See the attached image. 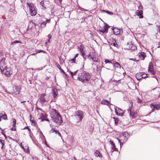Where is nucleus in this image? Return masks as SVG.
I'll return each mask as SVG.
<instances>
[{
    "label": "nucleus",
    "mask_w": 160,
    "mask_h": 160,
    "mask_svg": "<svg viewBox=\"0 0 160 160\" xmlns=\"http://www.w3.org/2000/svg\"><path fill=\"white\" fill-rule=\"evenodd\" d=\"M15 90L16 91V95L19 94L20 90L19 87L16 86L15 88Z\"/></svg>",
    "instance_id": "nucleus-27"
},
{
    "label": "nucleus",
    "mask_w": 160,
    "mask_h": 160,
    "mask_svg": "<svg viewBox=\"0 0 160 160\" xmlns=\"http://www.w3.org/2000/svg\"><path fill=\"white\" fill-rule=\"evenodd\" d=\"M138 9L139 10V11H142L143 10V7L142 5H140L138 7Z\"/></svg>",
    "instance_id": "nucleus-36"
},
{
    "label": "nucleus",
    "mask_w": 160,
    "mask_h": 160,
    "mask_svg": "<svg viewBox=\"0 0 160 160\" xmlns=\"http://www.w3.org/2000/svg\"><path fill=\"white\" fill-rule=\"evenodd\" d=\"M52 132H55L56 134H57L58 135H59L61 137V135L60 133L59 132L58 130H56L54 128H52Z\"/></svg>",
    "instance_id": "nucleus-26"
},
{
    "label": "nucleus",
    "mask_w": 160,
    "mask_h": 160,
    "mask_svg": "<svg viewBox=\"0 0 160 160\" xmlns=\"http://www.w3.org/2000/svg\"><path fill=\"white\" fill-rule=\"evenodd\" d=\"M142 12V11H141L137 10L136 12V14L138 16H139V18H143Z\"/></svg>",
    "instance_id": "nucleus-17"
},
{
    "label": "nucleus",
    "mask_w": 160,
    "mask_h": 160,
    "mask_svg": "<svg viewBox=\"0 0 160 160\" xmlns=\"http://www.w3.org/2000/svg\"><path fill=\"white\" fill-rule=\"evenodd\" d=\"M29 127H28V126H26V127H25L23 129H28V128Z\"/></svg>",
    "instance_id": "nucleus-53"
},
{
    "label": "nucleus",
    "mask_w": 160,
    "mask_h": 160,
    "mask_svg": "<svg viewBox=\"0 0 160 160\" xmlns=\"http://www.w3.org/2000/svg\"><path fill=\"white\" fill-rule=\"evenodd\" d=\"M16 120L15 119H13V123L14 124L16 123Z\"/></svg>",
    "instance_id": "nucleus-49"
},
{
    "label": "nucleus",
    "mask_w": 160,
    "mask_h": 160,
    "mask_svg": "<svg viewBox=\"0 0 160 160\" xmlns=\"http://www.w3.org/2000/svg\"><path fill=\"white\" fill-rule=\"evenodd\" d=\"M4 145H2V146L1 148L2 149L3 148Z\"/></svg>",
    "instance_id": "nucleus-62"
},
{
    "label": "nucleus",
    "mask_w": 160,
    "mask_h": 160,
    "mask_svg": "<svg viewBox=\"0 0 160 160\" xmlns=\"http://www.w3.org/2000/svg\"><path fill=\"white\" fill-rule=\"evenodd\" d=\"M39 99L42 103L48 102L49 100V99L46 96V94L44 93H42L40 95Z\"/></svg>",
    "instance_id": "nucleus-7"
},
{
    "label": "nucleus",
    "mask_w": 160,
    "mask_h": 160,
    "mask_svg": "<svg viewBox=\"0 0 160 160\" xmlns=\"http://www.w3.org/2000/svg\"><path fill=\"white\" fill-rule=\"evenodd\" d=\"M95 155L96 157H98L100 158L102 157V155L100 153V152L96 150L95 153Z\"/></svg>",
    "instance_id": "nucleus-23"
},
{
    "label": "nucleus",
    "mask_w": 160,
    "mask_h": 160,
    "mask_svg": "<svg viewBox=\"0 0 160 160\" xmlns=\"http://www.w3.org/2000/svg\"><path fill=\"white\" fill-rule=\"evenodd\" d=\"M130 114L131 116L133 118H135V116L134 114H132V113L131 112H130Z\"/></svg>",
    "instance_id": "nucleus-39"
},
{
    "label": "nucleus",
    "mask_w": 160,
    "mask_h": 160,
    "mask_svg": "<svg viewBox=\"0 0 160 160\" xmlns=\"http://www.w3.org/2000/svg\"><path fill=\"white\" fill-rule=\"evenodd\" d=\"M8 92L10 94H15L16 95L15 88L13 87L9 88L8 89Z\"/></svg>",
    "instance_id": "nucleus-12"
},
{
    "label": "nucleus",
    "mask_w": 160,
    "mask_h": 160,
    "mask_svg": "<svg viewBox=\"0 0 160 160\" xmlns=\"http://www.w3.org/2000/svg\"><path fill=\"white\" fill-rule=\"evenodd\" d=\"M148 70L149 72H150L152 74L154 75L155 73V71L153 70V66L151 62H150L149 64Z\"/></svg>",
    "instance_id": "nucleus-9"
},
{
    "label": "nucleus",
    "mask_w": 160,
    "mask_h": 160,
    "mask_svg": "<svg viewBox=\"0 0 160 160\" xmlns=\"http://www.w3.org/2000/svg\"><path fill=\"white\" fill-rule=\"evenodd\" d=\"M58 94V89L56 88H53L52 90V95L55 98H56Z\"/></svg>",
    "instance_id": "nucleus-14"
},
{
    "label": "nucleus",
    "mask_w": 160,
    "mask_h": 160,
    "mask_svg": "<svg viewBox=\"0 0 160 160\" xmlns=\"http://www.w3.org/2000/svg\"><path fill=\"white\" fill-rule=\"evenodd\" d=\"M158 29L159 30V29H160V26L159 25H158Z\"/></svg>",
    "instance_id": "nucleus-57"
},
{
    "label": "nucleus",
    "mask_w": 160,
    "mask_h": 160,
    "mask_svg": "<svg viewBox=\"0 0 160 160\" xmlns=\"http://www.w3.org/2000/svg\"><path fill=\"white\" fill-rule=\"evenodd\" d=\"M61 71V72L63 73V74H65L66 75H67V74L62 69V68H61L60 70Z\"/></svg>",
    "instance_id": "nucleus-46"
},
{
    "label": "nucleus",
    "mask_w": 160,
    "mask_h": 160,
    "mask_svg": "<svg viewBox=\"0 0 160 160\" xmlns=\"http://www.w3.org/2000/svg\"><path fill=\"white\" fill-rule=\"evenodd\" d=\"M43 23H44V25H45L46 24V22H43Z\"/></svg>",
    "instance_id": "nucleus-64"
},
{
    "label": "nucleus",
    "mask_w": 160,
    "mask_h": 160,
    "mask_svg": "<svg viewBox=\"0 0 160 160\" xmlns=\"http://www.w3.org/2000/svg\"><path fill=\"white\" fill-rule=\"evenodd\" d=\"M56 66L60 70L61 68L60 66V65L58 64V63H57L56 64Z\"/></svg>",
    "instance_id": "nucleus-40"
},
{
    "label": "nucleus",
    "mask_w": 160,
    "mask_h": 160,
    "mask_svg": "<svg viewBox=\"0 0 160 160\" xmlns=\"http://www.w3.org/2000/svg\"><path fill=\"white\" fill-rule=\"evenodd\" d=\"M26 4L29 6L31 15H35L37 13V9L35 6L31 2H27Z\"/></svg>",
    "instance_id": "nucleus-4"
},
{
    "label": "nucleus",
    "mask_w": 160,
    "mask_h": 160,
    "mask_svg": "<svg viewBox=\"0 0 160 160\" xmlns=\"http://www.w3.org/2000/svg\"><path fill=\"white\" fill-rule=\"evenodd\" d=\"M78 48L82 55H83L84 54V52H83L84 46L82 45H81L79 47H78Z\"/></svg>",
    "instance_id": "nucleus-21"
},
{
    "label": "nucleus",
    "mask_w": 160,
    "mask_h": 160,
    "mask_svg": "<svg viewBox=\"0 0 160 160\" xmlns=\"http://www.w3.org/2000/svg\"><path fill=\"white\" fill-rule=\"evenodd\" d=\"M115 123H117V122L116 120H115Z\"/></svg>",
    "instance_id": "nucleus-63"
},
{
    "label": "nucleus",
    "mask_w": 160,
    "mask_h": 160,
    "mask_svg": "<svg viewBox=\"0 0 160 160\" xmlns=\"http://www.w3.org/2000/svg\"><path fill=\"white\" fill-rule=\"evenodd\" d=\"M70 61H72L73 62H75V58H72V59L71 60H70Z\"/></svg>",
    "instance_id": "nucleus-50"
},
{
    "label": "nucleus",
    "mask_w": 160,
    "mask_h": 160,
    "mask_svg": "<svg viewBox=\"0 0 160 160\" xmlns=\"http://www.w3.org/2000/svg\"><path fill=\"white\" fill-rule=\"evenodd\" d=\"M0 142L1 143L2 145H4L5 140L2 139L1 138H0Z\"/></svg>",
    "instance_id": "nucleus-31"
},
{
    "label": "nucleus",
    "mask_w": 160,
    "mask_h": 160,
    "mask_svg": "<svg viewBox=\"0 0 160 160\" xmlns=\"http://www.w3.org/2000/svg\"><path fill=\"white\" fill-rule=\"evenodd\" d=\"M16 130V128H15V127H13L11 129V131H15Z\"/></svg>",
    "instance_id": "nucleus-48"
},
{
    "label": "nucleus",
    "mask_w": 160,
    "mask_h": 160,
    "mask_svg": "<svg viewBox=\"0 0 160 160\" xmlns=\"http://www.w3.org/2000/svg\"><path fill=\"white\" fill-rule=\"evenodd\" d=\"M102 11L103 12H106L107 13L110 14V15H112L113 14V12H110L108 11H105V10H102Z\"/></svg>",
    "instance_id": "nucleus-30"
},
{
    "label": "nucleus",
    "mask_w": 160,
    "mask_h": 160,
    "mask_svg": "<svg viewBox=\"0 0 160 160\" xmlns=\"http://www.w3.org/2000/svg\"><path fill=\"white\" fill-rule=\"evenodd\" d=\"M129 137V134L127 132H125L123 134L120 135L119 138H118L117 139L119 142L122 141L123 143H125L127 142Z\"/></svg>",
    "instance_id": "nucleus-5"
},
{
    "label": "nucleus",
    "mask_w": 160,
    "mask_h": 160,
    "mask_svg": "<svg viewBox=\"0 0 160 160\" xmlns=\"http://www.w3.org/2000/svg\"><path fill=\"white\" fill-rule=\"evenodd\" d=\"M82 11H88L87 10H86V9H83V8H82L81 10Z\"/></svg>",
    "instance_id": "nucleus-51"
},
{
    "label": "nucleus",
    "mask_w": 160,
    "mask_h": 160,
    "mask_svg": "<svg viewBox=\"0 0 160 160\" xmlns=\"http://www.w3.org/2000/svg\"><path fill=\"white\" fill-rule=\"evenodd\" d=\"M91 78L89 73L86 71H81L78 74V79L82 83H86Z\"/></svg>",
    "instance_id": "nucleus-2"
},
{
    "label": "nucleus",
    "mask_w": 160,
    "mask_h": 160,
    "mask_svg": "<svg viewBox=\"0 0 160 160\" xmlns=\"http://www.w3.org/2000/svg\"><path fill=\"white\" fill-rule=\"evenodd\" d=\"M40 5H41L42 7H44V2L43 1H42L41 2H40Z\"/></svg>",
    "instance_id": "nucleus-41"
},
{
    "label": "nucleus",
    "mask_w": 160,
    "mask_h": 160,
    "mask_svg": "<svg viewBox=\"0 0 160 160\" xmlns=\"http://www.w3.org/2000/svg\"><path fill=\"white\" fill-rule=\"evenodd\" d=\"M94 55H91V54H89L87 56L88 58L90 60H91V58Z\"/></svg>",
    "instance_id": "nucleus-33"
},
{
    "label": "nucleus",
    "mask_w": 160,
    "mask_h": 160,
    "mask_svg": "<svg viewBox=\"0 0 160 160\" xmlns=\"http://www.w3.org/2000/svg\"><path fill=\"white\" fill-rule=\"evenodd\" d=\"M148 74H146L143 73L142 76V78H145L146 77H148Z\"/></svg>",
    "instance_id": "nucleus-32"
},
{
    "label": "nucleus",
    "mask_w": 160,
    "mask_h": 160,
    "mask_svg": "<svg viewBox=\"0 0 160 160\" xmlns=\"http://www.w3.org/2000/svg\"><path fill=\"white\" fill-rule=\"evenodd\" d=\"M15 125H16V124H14V123H13V125H12V126H13V127H15V128H16V127H15Z\"/></svg>",
    "instance_id": "nucleus-54"
},
{
    "label": "nucleus",
    "mask_w": 160,
    "mask_h": 160,
    "mask_svg": "<svg viewBox=\"0 0 160 160\" xmlns=\"http://www.w3.org/2000/svg\"><path fill=\"white\" fill-rule=\"evenodd\" d=\"M109 142L112 145L111 148L112 149H113V151H112V152L114 151H118V149L116 148L115 144L113 142V141L110 140L109 141Z\"/></svg>",
    "instance_id": "nucleus-16"
},
{
    "label": "nucleus",
    "mask_w": 160,
    "mask_h": 160,
    "mask_svg": "<svg viewBox=\"0 0 160 160\" xmlns=\"http://www.w3.org/2000/svg\"><path fill=\"white\" fill-rule=\"evenodd\" d=\"M48 42H50V39L51 38L52 36L50 34H49L48 35Z\"/></svg>",
    "instance_id": "nucleus-35"
},
{
    "label": "nucleus",
    "mask_w": 160,
    "mask_h": 160,
    "mask_svg": "<svg viewBox=\"0 0 160 160\" xmlns=\"http://www.w3.org/2000/svg\"><path fill=\"white\" fill-rule=\"evenodd\" d=\"M111 45H112L113 46H114L115 47H117V46H118V45H117V43H116L115 42L113 43H112L111 44Z\"/></svg>",
    "instance_id": "nucleus-42"
},
{
    "label": "nucleus",
    "mask_w": 160,
    "mask_h": 160,
    "mask_svg": "<svg viewBox=\"0 0 160 160\" xmlns=\"http://www.w3.org/2000/svg\"><path fill=\"white\" fill-rule=\"evenodd\" d=\"M105 63H110L112 65H113V63H112V62L108 59H105Z\"/></svg>",
    "instance_id": "nucleus-29"
},
{
    "label": "nucleus",
    "mask_w": 160,
    "mask_h": 160,
    "mask_svg": "<svg viewBox=\"0 0 160 160\" xmlns=\"http://www.w3.org/2000/svg\"><path fill=\"white\" fill-rule=\"evenodd\" d=\"M46 21H47V22H49L50 21V19L49 20V19H46Z\"/></svg>",
    "instance_id": "nucleus-59"
},
{
    "label": "nucleus",
    "mask_w": 160,
    "mask_h": 160,
    "mask_svg": "<svg viewBox=\"0 0 160 160\" xmlns=\"http://www.w3.org/2000/svg\"><path fill=\"white\" fill-rule=\"evenodd\" d=\"M142 74L143 72H140L137 73L135 76L137 79L138 80H140L141 79H142Z\"/></svg>",
    "instance_id": "nucleus-19"
},
{
    "label": "nucleus",
    "mask_w": 160,
    "mask_h": 160,
    "mask_svg": "<svg viewBox=\"0 0 160 160\" xmlns=\"http://www.w3.org/2000/svg\"><path fill=\"white\" fill-rule=\"evenodd\" d=\"M142 102V100L141 99H139V98H138V100H137V102L138 103H140Z\"/></svg>",
    "instance_id": "nucleus-47"
},
{
    "label": "nucleus",
    "mask_w": 160,
    "mask_h": 160,
    "mask_svg": "<svg viewBox=\"0 0 160 160\" xmlns=\"http://www.w3.org/2000/svg\"><path fill=\"white\" fill-rule=\"evenodd\" d=\"M42 121L46 120L48 121H49V120L48 118L46 119L45 117H43V118L42 117Z\"/></svg>",
    "instance_id": "nucleus-38"
},
{
    "label": "nucleus",
    "mask_w": 160,
    "mask_h": 160,
    "mask_svg": "<svg viewBox=\"0 0 160 160\" xmlns=\"http://www.w3.org/2000/svg\"><path fill=\"white\" fill-rule=\"evenodd\" d=\"M79 54L78 53H77V54H76L74 57V58H76L78 56V55Z\"/></svg>",
    "instance_id": "nucleus-52"
},
{
    "label": "nucleus",
    "mask_w": 160,
    "mask_h": 160,
    "mask_svg": "<svg viewBox=\"0 0 160 160\" xmlns=\"http://www.w3.org/2000/svg\"><path fill=\"white\" fill-rule=\"evenodd\" d=\"M78 9L80 10H81L82 8L80 6H78Z\"/></svg>",
    "instance_id": "nucleus-55"
},
{
    "label": "nucleus",
    "mask_w": 160,
    "mask_h": 160,
    "mask_svg": "<svg viewBox=\"0 0 160 160\" xmlns=\"http://www.w3.org/2000/svg\"><path fill=\"white\" fill-rule=\"evenodd\" d=\"M138 56L141 60H143L146 57V54L144 52H142L138 54Z\"/></svg>",
    "instance_id": "nucleus-13"
},
{
    "label": "nucleus",
    "mask_w": 160,
    "mask_h": 160,
    "mask_svg": "<svg viewBox=\"0 0 160 160\" xmlns=\"http://www.w3.org/2000/svg\"><path fill=\"white\" fill-rule=\"evenodd\" d=\"M100 32L104 33H107L108 32V27L107 25H105L104 26L103 28H102L101 30H99Z\"/></svg>",
    "instance_id": "nucleus-20"
},
{
    "label": "nucleus",
    "mask_w": 160,
    "mask_h": 160,
    "mask_svg": "<svg viewBox=\"0 0 160 160\" xmlns=\"http://www.w3.org/2000/svg\"><path fill=\"white\" fill-rule=\"evenodd\" d=\"M77 72H78V70H77V71L74 72H72L70 71V73L71 74L72 77V78H73V79H74V76L76 75Z\"/></svg>",
    "instance_id": "nucleus-24"
},
{
    "label": "nucleus",
    "mask_w": 160,
    "mask_h": 160,
    "mask_svg": "<svg viewBox=\"0 0 160 160\" xmlns=\"http://www.w3.org/2000/svg\"><path fill=\"white\" fill-rule=\"evenodd\" d=\"M118 143H120V147H122L121 146H122V145H121V142H118Z\"/></svg>",
    "instance_id": "nucleus-60"
},
{
    "label": "nucleus",
    "mask_w": 160,
    "mask_h": 160,
    "mask_svg": "<svg viewBox=\"0 0 160 160\" xmlns=\"http://www.w3.org/2000/svg\"><path fill=\"white\" fill-rule=\"evenodd\" d=\"M5 58H2L0 61V68L1 71L3 69V73L7 77H9L12 73L11 68H6L5 63Z\"/></svg>",
    "instance_id": "nucleus-3"
},
{
    "label": "nucleus",
    "mask_w": 160,
    "mask_h": 160,
    "mask_svg": "<svg viewBox=\"0 0 160 160\" xmlns=\"http://www.w3.org/2000/svg\"><path fill=\"white\" fill-rule=\"evenodd\" d=\"M113 65V66L115 68H120L121 67V66L119 63L116 62H114Z\"/></svg>",
    "instance_id": "nucleus-22"
},
{
    "label": "nucleus",
    "mask_w": 160,
    "mask_h": 160,
    "mask_svg": "<svg viewBox=\"0 0 160 160\" xmlns=\"http://www.w3.org/2000/svg\"><path fill=\"white\" fill-rule=\"evenodd\" d=\"M50 116L52 121L57 124L61 125L63 122L61 116L57 110L52 109L50 111Z\"/></svg>",
    "instance_id": "nucleus-1"
},
{
    "label": "nucleus",
    "mask_w": 160,
    "mask_h": 160,
    "mask_svg": "<svg viewBox=\"0 0 160 160\" xmlns=\"http://www.w3.org/2000/svg\"><path fill=\"white\" fill-rule=\"evenodd\" d=\"M150 106L151 108H152V112H153L155 109L157 110L160 109V107L159 106H158L157 105H154L152 103L150 104Z\"/></svg>",
    "instance_id": "nucleus-11"
},
{
    "label": "nucleus",
    "mask_w": 160,
    "mask_h": 160,
    "mask_svg": "<svg viewBox=\"0 0 160 160\" xmlns=\"http://www.w3.org/2000/svg\"><path fill=\"white\" fill-rule=\"evenodd\" d=\"M132 105H133V103L132 102H130V103H129V108L130 109H131V108H132Z\"/></svg>",
    "instance_id": "nucleus-37"
},
{
    "label": "nucleus",
    "mask_w": 160,
    "mask_h": 160,
    "mask_svg": "<svg viewBox=\"0 0 160 160\" xmlns=\"http://www.w3.org/2000/svg\"><path fill=\"white\" fill-rule=\"evenodd\" d=\"M21 43V42L19 41L16 40L15 41H14V42L11 43V45H14L16 44V43Z\"/></svg>",
    "instance_id": "nucleus-28"
},
{
    "label": "nucleus",
    "mask_w": 160,
    "mask_h": 160,
    "mask_svg": "<svg viewBox=\"0 0 160 160\" xmlns=\"http://www.w3.org/2000/svg\"><path fill=\"white\" fill-rule=\"evenodd\" d=\"M48 42H46L45 43V44L47 46L48 45Z\"/></svg>",
    "instance_id": "nucleus-61"
},
{
    "label": "nucleus",
    "mask_w": 160,
    "mask_h": 160,
    "mask_svg": "<svg viewBox=\"0 0 160 160\" xmlns=\"http://www.w3.org/2000/svg\"><path fill=\"white\" fill-rule=\"evenodd\" d=\"M32 124L34 126H35V121H34L32 120Z\"/></svg>",
    "instance_id": "nucleus-44"
},
{
    "label": "nucleus",
    "mask_w": 160,
    "mask_h": 160,
    "mask_svg": "<svg viewBox=\"0 0 160 160\" xmlns=\"http://www.w3.org/2000/svg\"><path fill=\"white\" fill-rule=\"evenodd\" d=\"M130 59V60H132L134 61L135 62H138V61H139V60H137L135 58H134V59H133L132 58V59Z\"/></svg>",
    "instance_id": "nucleus-43"
},
{
    "label": "nucleus",
    "mask_w": 160,
    "mask_h": 160,
    "mask_svg": "<svg viewBox=\"0 0 160 160\" xmlns=\"http://www.w3.org/2000/svg\"><path fill=\"white\" fill-rule=\"evenodd\" d=\"M28 130L29 132H31V130L30 129L28 128Z\"/></svg>",
    "instance_id": "nucleus-58"
},
{
    "label": "nucleus",
    "mask_w": 160,
    "mask_h": 160,
    "mask_svg": "<svg viewBox=\"0 0 160 160\" xmlns=\"http://www.w3.org/2000/svg\"><path fill=\"white\" fill-rule=\"evenodd\" d=\"M74 116L77 119V122H81L83 118V113L81 111H78L75 114Z\"/></svg>",
    "instance_id": "nucleus-6"
},
{
    "label": "nucleus",
    "mask_w": 160,
    "mask_h": 160,
    "mask_svg": "<svg viewBox=\"0 0 160 160\" xmlns=\"http://www.w3.org/2000/svg\"><path fill=\"white\" fill-rule=\"evenodd\" d=\"M91 59L95 62H98V58L95 57L94 55L91 58Z\"/></svg>",
    "instance_id": "nucleus-25"
},
{
    "label": "nucleus",
    "mask_w": 160,
    "mask_h": 160,
    "mask_svg": "<svg viewBox=\"0 0 160 160\" xmlns=\"http://www.w3.org/2000/svg\"><path fill=\"white\" fill-rule=\"evenodd\" d=\"M40 52H43V53H45L46 52H45V51H44L43 50H38L36 52V53H40Z\"/></svg>",
    "instance_id": "nucleus-34"
},
{
    "label": "nucleus",
    "mask_w": 160,
    "mask_h": 160,
    "mask_svg": "<svg viewBox=\"0 0 160 160\" xmlns=\"http://www.w3.org/2000/svg\"><path fill=\"white\" fill-rule=\"evenodd\" d=\"M154 93L155 96V98L156 99L160 97V88H154Z\"/></svg>",
    "instance_id": "nucleus-8"
},
{
    "label": "nucleus",
    "mask_w": 160,
    "mask_h": 160,
    "mask_svg": "<svg viewBox=\"0 0 160 160\" xmlns=\"http://www.w3.org/2000/svg\"><path fill=\"white\" fill-rule=\"evenodd\" d=\"M115 112H116V114L118 115H119V116H122V114H118V112L116 110V109H115Z\"/></svg>",
    "instance_id": "nucleus-45"
},
{
    "label": "nucleus",
    "mask_w": 160,
    "mask_h": 160,
    "mask_svg": "<svg viewBox=\"0 0 160 160\" xmlns=\"http://www.w3.org/2000/svg\"><path fill=\"white\" fill-rule=\"evenodd\" d=\"M1 118H2L4 120H7L8 119L7 115L4 112L0 113V120H1Z\"/></svg>",
    "instance_id": "nucleus-15"
},
{
    "label": "nucleus",
    "mask_w": 160,
    "mask_h": 160,
    "mask_svg": "<svg viewBox=\"0 0 160 160\" xmlns=\"http://www.w3.org/2000/svg\"><path fill=\"white\" fill-rule=\"evenodd\" d=\"M2 133V134L5 137V138H6V134L4 133Z\"/></svg>",
    "instance_id": "nucleus-56"
},
{
    "label": "nucleus",
    "mask_w": 160,
    "mask_h": 160,
    "mask_svg": "<svg viewBox=\"0 0 160 160\" xmlns=\"http://www.w3.org/2000/svg\"><path fill=\"white\" fill-rule=\"evenodd\" d=\"M101 104L103 105H106L108 106H110L112 105L110 102L109 101H108L105 99L103 100L101 102Z\"/></svg>",
    "instance_id": "nucleus-18"
},
{
    "label": "nucleus",
    "mask_w": 160,
    "mask_h": 160,
    "mask_svg": "<svg viewBox=\"0 0 160 160\" xmlns=\"http://www.w3.org/2000/svg\"><path fill=\"white\" fill-rule=\"evenodd\" d=\"M114 33L116 35L121 34L122 32V30L117 28H114L113 30Z\"/></svg>",
    "instance_id": "nucleus-10"
}]
</instances>
